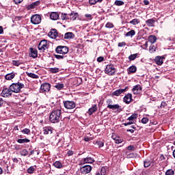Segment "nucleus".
<instances>
[{"label": "nucleus", "mask_w": 175, "mask_h": 175, "mask_svg": "<svg viewBox=\"0 0 175 175\" xmlns=\"http://www.w3.org/2000/svg\"><path fill=\"white\" fill-rule=\"evenodd\" d=\"M146 23L147 24L148 27H154L155 20L154 18H150L146 21Z\"/></svg>", "instance_id": "nucleus-25"}, {"label": "nucleus", "mask_w": 175, "mask_h": 175, "mask_svg": "<svg viewBox=\"0 0 175 175\" xmlns=\"http://www.w3.org/2000/svg\"><path fill=\"white\" fill-rule=\"evenodd\" d=\"M51 88V85L49 83H44L41 85L40 92L42 94H47V92H50V90Z\"/></svg>", "instance_id": "nucleus-4"}, {"label": "nucleus", "mask_w": 175, "mask_h": 175, "mask_svg": "<svg viewBox=\"0 0 175 175\" xmlns=\"http://www.w3.org/2000/svg\"><path fill=\"white\" fill-rule=\"evenodd\" d=\"M27 75L31 79H39V76L32 72H26Z\"/></svg>", "instance_id": "nucleus-33"}, {"label": "nucleus", "mask_w": 175, "mask_h": 175, "mask_svg": "<svg viewBox=\"0 0 175 175\" xmlns=\"http://www.w3.org/2000/svg\"><path fill=\"white\" fill-rule=\"evenodd\" d=\"M80 170L81 174H88V173H90L91 170H92V167H91V165H87L81 167Z\"/></svg>", "instance_id": "nucleus-11"}, {"label": "nucleus", "mask_w": 175, "mask_h": 175, "mask_svg": "<svg viewBox=\"0 0 175 175\" xmlns=\"http://www.w3.org/2000/svg\"><path fill=\"white\" fill-rule=\"evenodd\" d=\"M135 35H136V31H135V30L132 29L130 31L127 32L125 34V36L129 37L130 38H133V36H135Z\"/></svg>", "instance_id": "nucleus-31"}, {"label": "nucleus", "mask_w": 175, "mask_h": 175, "mask_svg": "<svg viewBox=\"0 0 175 175\" xmlns=\"http://www.w3.org/2000/svg\"><path fill=\"white\" fill-rule=\"evenodd\" d=\"M73 154H75V152L72 150H68L67 152L68 157H72V155H73Z\"/></svg>", "instance_id": "nucleus-56"}, {"label": "nucleus", "mask_w": 175, "mask_h": 175, "mask_svg": "<svg viewBox=\"0 0 175 175\" xmlns=\"http://www.w3.org/2000/svg\"><path fill=\"white\" fill-rule=\"evenodd\" d=\"M148 121L149 120L148 118H143L141 120V122H142V124H147Z\"/></svg>", "instance_id": "nucleus-51"}, {"label": "nucleus", "mask_w": 175, "mask_h": 175, "mask_svg": "<svg viewBox=\"0 0 175 175\" xmlns=\"http://www.w3.org/2000/svg\"><path fill=\"white\" fill-rule=\"evenodd\" d=\"M29 57H31V58H37L38 57V50L30 48V54Z\"/></svg>", "instance_id": "nucleus-18"}, {"label": "nucleus", "mask_w": 175, "mask_h": 175, "mask_svg": "<svg viewBox=\"0 0 175 175\" xmlns=\"http://www.w3.org/2000/svg\"><path fill=\"white\" fill-rule=\"evenodd\" d=\"M64 106L65 109H67L68 110H72V109H75L76 107V103L75 101H64Z\"/></svg>", "instance_id": "nucleus-8"}, {"label": "nucleus", "mask_w": 175, "mask_h": 175, "mask_svg": "<svg viewBox=\"0 0 175 175\" xmlns=\"http://www.w3.org/2000/svg\"><path fill=\"white\" fill-rule=\"evenodd\" d=\"M40 5V1H37L31 3V4L27 6V10H31V9H35L36 6H39Z\"/></svg>", "instance_id": "nucleus-15"}, {"label": "nucleus", "mask_w": 175, "mask_h": 175, "mask_svg": "<svg viewBox=\"0 0 175 175\" xmlns=\"http://www.w3.org/2000/svg\"><path fill=\"white\" fill-rule=\"evenodd\" d=\"M23 0H14V2L16 5H18V3H21Z\"/></svg>", "instance_id": "nucleus-60"}, {"label": "nucleus", "mask_w": 175, "mask_h": 175, "mask_svg": "<svg viewBox=\"0 0 175 175\" xmlns=\"http://www.w3.org/2000/svg\"><path fill=\"white\" fill-rule=\"evenodd\" d=\"M154 61L157 64V65H162L163 64V57L157 56L155 57Z\"/></svg>", "instance_id": "nucleus-22"}, {"label": "nucleus", "mask_w": 175, "mask_h": 175, "mask_svg": "<svg viewBox=\"0 0 175 175\" xmlns=\"http://www.w3.org/2000/svg\"><path fill=\"white\" fill-rule=\"evenodd\" d=\"M15 77H16V74H14V72H11V73L7 74L5 76V80H13V79H14Z\"/></svg>", "instance_id": "nucleus-26"}, {"label": "nucleus", "mask_w": 175, "mask_h": 175, "mask_svg": "<svg viewBox=\"0 0 175 175\" xmlns=\"http://www.w3.org/2000/svg\"><path fill=\"white\" fill-rule=\"evenodd\" d=\"M112 139L115 140V143H116V144H120V143H122L123 142L120 137H117L116 135H112Z\"/></svg>", "instance_id": "nucleus-30"}, {"label": "nucleus", "mask_w": 175, "mask_h": 175, "mask_svg": "<svg viewBox=\"0 0 175 175\" xmlns=\"http://www.w3.org/2000/svg\"><path fill=\"white\" fill-rule=\"evenodd\" d=\"M105 60V57L100 56L97 58V62H103Z\"/></svg>", "instance_id": "nucleus-55"}, {"label": "nucleus", "mask_w": 175, "mask_h": 175, "mask_svg": "<svg viewBox=\"0 0 175 175\" xmlns=\"http://www.w3.org/2000/svg\"><path fill=\"white\" fill-rule=\"evenodd\" d=\"M96 144H98L100 148L105 146V144L102 141H96Z\"/></svg>", "instance_id": "nucleus-50"}, {"label": "nucleus", "mask_w": 175, "mask_h": 175, "mask_svg": "<svg viewBox=\"0 0 175 175\" xmlns=\"http://www.w3.org/2000/svg\"><path fill=\"white\" fill-rule=\"evenodd\" d=\"M62 108L59 105L56 108H54L49 116V120L52 124H57L61 120H62Z\"/></svg>", "instance_id": "nucleus-1"}, {"label": "nucleus", "mask_w": 175, "mask_h": 175, "mask_svg": "<svg viewBox=\"0 0 175 175\" xmlns=\"http://www.w3.org/2000/svg\"><path fill=\"white\" fill-rule=\"evenodd\" d=\"M49 72L51 73H58L59 72V69L58 68H49Z\"/></svg>", "instance_id": "nucleus-37"}, {"label": "nucleus", "mask_w": 175, "mask_h": 175, "mask_svg": "<svg viewBox=\"0 0 175 175\" xmlns=\"http://www.w3.org/2000/svg\"><path fill=\"white\" fill-rule=\"evenodd\" d=\"M85 17H86L87 20H92V15L90 14H85Z\"/></svg>", "instance_id": "nucleus-54"}, {"label": "nucleus", "mask_w": 175, "mask_h": 175, "mask_svg": "<svg viewBox=\"0 0 175 175\" xmlns=\"http://www.w3.org/2000/svg\"><path fill=\"white\" fill-rule=\"evenodd\" d=\"M64 87H65L64 83H57L55 85V88H57V90H62V88H64Z\"/></svg>", "instance_id": "nucleus-38"}, {"label": "nucleus", "mask_w": 175, "mask_h": 175, "mask_svg": "<svg viewBox=\"0 0 175 175\" xmlns=\"http://www.w3.org/2000/svg\"><path fill=\"white\" fill-rule=\"evenodd\" d=\"M55 51L57 54H62L64 55L65 54H68L69 53V48L66 46H58L55 49Z\"/></svg>", "instance_id": "nucleus-3"}, {"label": "nucleus", "mask_w": 175, "mask_h": 175, "mask_svg": "<svg viewBox=\"0 0 175 175\" xmlns=\"http://www.w3.org/2000/svg\"><path fill=\"white\" fill-rule=\"evenodd\" d=\"M21 132L24 135H29V133H31V130H29V129H24Z\"/></svg>", "instance_id": "nucleus-42"}, {"label": "nucleus", "mask_w": 175, "mask_h": 175, "mask_svg": "<svg viewBox=\"0 0 175 175\" xmlns=\"http://www.w3.org/2000/svg\"><path fill=\"white\" fill-rule=\"evenodd\" d=\"M61 19L62 20H69V14L62 13Z\"/></svg>", "instance_id": "nucleus-40"}, {"label": "nucleus", "mask_w": 175, "mask_h": 175, "mask_svg": "<svg viewBox=\"0 0 175 175\" xmlns=\"http://www.w3.org/2000/svg\"><path fill=\"white\" fill-rule=\"evenodd\" d=\"M57 38H59V39H65L64 34H61V33H57Z\"/></svg>", "instance_id": "nucleus-58"}, {"label": "nucleus", "mask_w": 175, "mask_h": 175, "mask_svg": "<svg viewBox=\"0 0 175 175\" xmlns=\"http://www.w3.org/2000/svg\"><path fill=\"white\" fill-rule=\"evenodd\" d=\"M55 57L57 59H64L65 56L61 55H55Z\"/></svg>", "instance_id": "nucleus-52"}, {"label": "nucleus", "mask_w": 175, "mask_h": 175, "mask_svg": "<svg viewBox=\"0 0 175 175\" xmlns=\"http://www.w3.org/2000/svg\"><path fill=\"white\" fill-rule=\"evenodd\" d=\"M150 165H151V163L150 162V161L148 160H146L144 162V167H148L150 166Z\"/></svg>", "instance_id": "nucleus-47"}, {"label": "nucleus", "mask_w": 175, "mask_h": 175, "mask_svg": "<svg viewBox=\"0 0 175 175\" xmlns=\"http://www.w3.org/2000/svg\"><path fill=\"white\" fill-rule=\"evenodd\" d=\"M165 175H174V171L172 170H168L165 172Z\"/></svg>", "instance_id": "nucleus-48"}, {"label": "nucleus", "mask_w": 175, "mask_h": 175, "mask_svg": "<svg viewBox=\"0 0 175 175\" xmlns=\"http://www.w3.org/2000/svg\"><path fill=\"white\" fill-rule=\"evenodd\" d=\"M29 142L30 140L27 138L17 139V143H19L20 144H23V143H29Z\"/></svg>", "instance_id": "nucleus-32"}, {"label": "nucleus", "mask_w": 175, "mask_h": 175, "mask_svg": "<svg viewBox=\"0 0 175 175\" xmlns=\"http://www.w3.org/2000/svg\"><path fill=\"white\" fill-rule=\"evenodd\" d=\"M124 1H119V0H116L115 1V5L116 6H122V5H124Z\"/></svg>", "instance_id": "nucleus-43"}, {"label": "nucleus", "mask_w": 175, "mask_h": 175, "mask_svg": "<svg viewBox=\"0 0 175 175\" xmlns=\"http://www.w3.org/2000/svg\"><path fill=\"white\" fill-rule=\"evenodd\" d=\"M137 117H138L137 113H133L130 117H129L127 120L129 121H133V120H136V118H137Z\"/></svg>", "instance_id": "nucleus-36"}, {"label": "nucleus", "mask_w": 175, "mask_h": 175, "mask_svg": "<svg viewBox=\"0 0 175 175\" xmlns=\"http://www.w3.org/2000/svg\"><path fill=\"white\" fill-rule=\"evenodd\" d=\"M31 23L34 25H37L38 24H40L42 23V16L40 15L36 14L33 15L31 17Z\"/></svg>", "instance_id": "nucleus-6"}, {"label": "nucleus", "mask_w": 175, "mask_h": 175, "mask_svg": "<svg viewBox=\"0 0 175 175\" xmlns=\"http://www.w3.org/2000/svg\"><path fill=\"white\" fill-rule=\"evenodd\" d=\"M51 20L55 21L57 18H59V14L57 12H51L50 14Z\"/></svg>", "instance_id": "nucleus-24"}, {"label": "nucleus", "mask_w": 175, "mask_h": 175, "mask_svg": "<svg viewBox=\"0 0 175 175\" xmlns=\"http://www.w3.org/2000/svg\"><path fill=\"white\" fill-rule=\"evenodd\" d=\"M106 28H114V25H113V23H107L105 25Z\"/></svg>", "instance_id": "nucleus-49"}, {"label": "nucleus", "mask_w": 175, "mask_h": 175, "mask_svg": "<svg viewBox=\"0 0 175 175\" xmlns=\"http://www.w3.org/2000/svg\"><path fill=\"white\" fill-rule=\"evenodd\" d=\"M126 90H128V87H126L124 89H118L113 92L112 94L115 96H120V95H121V94H124Z\"/></svg>", "instance_id": "nucleus-16"}, {"label": "nucleus", "mask_w": 175, "mask_h": 175, "mask_svg": "<svg viewBox=\"0 0 175 175\" xmlns=\"http://www.w3.org/2000/svg\"><path fill=\"white\" fill-rule=\"evenodd\" d=\"M135 149V146L130 145L127 147V150H129V151H132V150Z\"/></svg>", "instance_id": "nucleus-59"}, {"label": "nucleus", "mask_w": 175, "mask_h": 175, "mask_svg": "<svg viewBox=\"0 0 175 175\" xmlns=\"http://www.w3.org/2000/svg\"><path fill=\"white\" fill-rule=\"evenodd\" d=\"M124 46H126V44L124 42L118 43V47H124Z\"/></svg>", "instance_id": "nucleus-57"}, {"label": "nucleus", "mask_w": 175, "mask_h": 175, "mask_svg": "<svg viewBox=\"0 0 175 175\" xmlns=\"http://www.w3.org/2000/svg\"><path fill=\"white\" fill-rule=\"evenodd\" d=\"M123 102L126 103V105H129L131 102H132V94L129 93L127 94L123 98Z\"/></svg>", "instance_id": "nucleus-14"}, {"label": "nucleus", "mask_w": 175, "mask_h": 175, "mask_svg": "<svg viewBox=\"0 0 175 175\" xmlns=\"http://www.w3.org/2000/svg\"><path fill=\"white\" fill-rule=\"evenodd\" d=\"M137 70V68L136 66H131L128 68V74L131 75V73H136Z\"/></svg>", "instance_id": "nucleus-23"}, {"label": "nucleus", "mask_w": 175, "mask_h": 175, "mask_svg": "<svg viewBox=\"0 0 175 175\" xmlns=\"http://www.w3.org/2000/svg\"><path fill=\"white\" fill-rule=\"evenodd\" d=\"M103 0H89L90 4V5H95V3H102Z\"/></svg>", "instance_id": "nucleus-39"}, {"label": "nucleus", "mask_w": 175, "mask_h": 175, "mask_svg": "<svg viewBox=\"0 0 175 175\" xmlns=\"http://www.w3.org/2000/svg\"><path fill=\"white\" fill-rule=\"evenodd\" d=\"M144 5H150V1L148 0H144Z\"/></svg>", "instance_id": "nucleus-63"}, {"label": "nucleus", "mask_w": 175, "mask_h": 175, "mask_svg": "<svg viewBox=\"0 0 175 175\" xmlns=\"http://www.w3.org/2000/svg\"><path fill=\"white\" fill-rule=\"evenodd\" d=\"M12 64L14 66H20V65H21V62L18 60H14Z\"/></svg>", "instance_id": "nucleus-45"}, {"label": "nucleus", "mask_w": 175, "mask_h": 175, "mask_svg": "<svg viewBox=\"0 0 175 175\" xmlns=\"http://www.w3.org/2000/svg\"><path fill=\"white\" fill-rule=\"evenodd\" d=\"M75 33L72 32H67L64 34V39L69 40V39H75Z\"/></svg>", "instance_id": "nucleus-20"}, {"label": "nucleus", "mask_w": 175, "mask_h": 175, "mask_svg": "<svg viewBox=\"0 0 175 175\" xmlns=\"http://www.w3.org/2000/svg\"><path fill=\"white\" fill-rule=\"evenodd\" d=\"M33 172H35V167L32 166L27 169V173L29 174H33Z\"/></svg>", "instance_id": "nucleus-41"}, {"label": "nucleus", "mask_w": 175, "mask_h": 175, "mask_svg": "<svg viewBox=\"0 0 175 175\" xmlns=\"http://www.w3.org/2000/svg\"><path fill=\"white\" fill-rule=\"evenodd\" d=\"M148 42H150L152 44H154L157 42V36L151 35L148 38Z\"/></svg>", "instance_id": "nucleus-28"}, {"label": "nucleus", "mask_w": 175, "mask_h": 175, "mask_svg": "<svg viewBox=\"0 0 175 175\" xmlns=\"http://www.w3.org/2000/svg\"><path fill=\"white\" fill-rule=\"evenodd\" d=\"M4 101L2 98H0V107H2V105H3Z\"/></svg>", "instance_id": "nucleus-62"}, {"label": "nucleus", "mask_w": 175, "mask_h": 175, "mask_svg": "<svg viewBox=\"0 0 175 175\" xmlns=\"http://www.w3.org/2000/svg\"><path fill=\"white\" fill-rule=\"evenodd\" d=\"M107 108L111 110H118L121 107L118 104L113 105V100L109 98L107 100Z\"/></svg>", "instance_id": "nucleus-7"}, {"label": "nucleus", "mask_w": 175, "mask_h": 175, "mask_svg": "<svg viewBox=\"0 0 175 175\" xmlns=\"http://www.w3.org/2000/svg\"><path fill=\"white\" fill-rule=\"evenodd\" d=\"M57 36H58V31H57V29H52L48 33V36H49V38H51V39H57Z\"/></svg>", "instance_id": "nucleus-13"}, {"label": "nucleus", "mask_w": 175, "mask_h": 175, "mask_svg": "<svg viewBox=\"0 0 175 175\" xmlns=\"http://www.w3.org/2000/svg\"><path fill=\"white\" fill-rule=\"evenodd\" d=\"M98 110V107H96V105H94L92 106V107L90 108L88 111H89V116H92L95 111Z\"/></svg>", "instance_id": "nucleus-27"}, {"label": "nucleus", "mask_w": 175, "mask_h": 175, "mask_svg": "<svg viewBox=\"0 0 175 175\" xmlns=\"http://www.w3.org/2000/svg\"><path fill=\"white\" fill-rule=\"evenodd\" d=\"M84 140H85V142H90V140H91V139L88 137H85Z\"/></svg>", "instance_id": "nucleus-64"}, {"label": "nucleus", "mask_w": 175, "mask_h": 175, "mask_svg": "<svg viewBox=\"0 0 175 175\" xmlns=\"http://www.w3.org/2000/svg\"><path fill=\"white\" fill-rule=\"evenodd\" d=\"M49 49V44H47V40H43L40 41L38 44V50L40 51H44V50H47Z\"/></svg>", "instance_id": "nucleus-9"}, {"label": "nucleus", "mask_w": 175, "mask_h": 175, "mask_svg": "<svg viewBox=\"0 0 175 175\" xmlns=\"http://www.w3.org/2000/svg\"><path fill=\"white\" fill-rule=\"evenodd\" d=\"M100 174L106 175V167H101Z\"/></svg>", "instance_id": "nucleus-46"}, {"label": "nucleus", "mask_w": 175, "mask_h": 175, "mask_svg": "<svg viewBox=\"0 0 175 175\" xmlns=\"http://www.w3.org/2000/svg\"><path fill=\"white\" fill-rule=\"evenodd\" d=\"M140 23V20L138 18L133 19L129 22V24H132V25H137V24Z\"/></svg>", "instance_id": "nucleus-34"}, {"label": "nucleus", "mask_w": 175, "mask_h": 175, "mask_svg": "<svg viewBox=\"0 0 175 175\" xmlns=\"http://www.w3.org/2000/svg\"><path fill=\"white\" fill-rule=\"evenodd\" d=\"M157 47H155V46L152 45L150 46L149 48L150 51H151L152 53H154V51H156Z\"/></svg>", "instance_id": "nucleus-53"}, {"label": "nucleus", "mask_w": 175, "mask_h": 175, "mask_svg": "<svg viewBox=\"0 0 175 175\" xmlns=\"http://www.w3.org/2000/svg\"><path fill=\"white\" fill-rule=\"evenodd\" d=\"M44 135H51L53 133V128L49 127H44L43 128Z\"/></svg>", "instance_id": "nucleus-21"}, {"label": "nucleus", "mask_w": 175, "mask_h": 175, "mask_svg": "<svg viewBox=\"0 0 175 175\" xmlns=\"http://www.w3.org/2000/svg\"><path fill=\"white\" fill-rule=\"evenodd\" d=\"M81 163H83V165H85V163H94V162H95V159L92 157H85L83 158L81 161Z\"/></svg>", "instance_id": "nucleus-12"}, {"label": "nucleus", "mask_w": 175, "mask_h": 175, "mask_svg": "<svg viewBox=\"0 0 175 175\" xmlns=\"http://www.w3.org/2000/svg\"><path fill=\"white\" fill-rule=\"evenodd\" d=\"M132 91L135 95L140 94L142 92V86L140 85H135Z\"/></svg>", "instance_id": "nucleus-17"}, {"label": "nucleus", "mask_w": 175, "mask_h": 175, "mask_svg": "<svg viewBox=\"0 0 175 175\" xmlns=\"http://www.w3.org/2000/svg\"><path fill=\"white\" fill-rule=\"evenodd\" d=\"M69 20H72V21H75L76 18L79 17V14L77 12H72L70 14H68Z\"/></svg>", "instance_id": "nucleus-19"}, {"label": "nucleus", "mask_w": 175, "mask_h": 175, "mask_svg": "<svg viewBox=\"0 0 175 175\" xmlns=\"http://www.w3.org/2000/svg\"><path fill=\"white\" fill-rule=\"evenodd\" d=\"M21 155L23 157H27V155H28V150H27V149H23L21 152Z\"/></svg>", "instance_id": "nucleus-44"}, {"label": "nucleus", "mask_w": 175, "mask_h": 175, "mask_svg": "<svg viewBox=\"0 0 175 175\" xmlns=\"http://www.w3.org/2000/svg\"><path fill=\"white\" fill-rule=\"evenodd\" d=\"M137 55H139V53L131 55L130 56H129V61H135V59H136V58L137 57Z\"/></svg>", "instance_id": "nucleus-35"}, {"label": "nucleus", "mask_w": 175, "mask_h": 175, "mask_svg": "<svg viewBox=\"0 0 175 175\" xmlns=\"http://www.w3.org/2000/svg\"><path fill=\"white\" fill-rule=\"evenodd\" d=\"M105 72L109 76H113L116 73V68L113 64L107 65Z\"/></svg>", "instance_id": "nucleus-5"}, {"label": "nucleus", "mask_w": 175, "mask_h": 175, "mask_svg": "<svg viewBox=\"0 0 175 175\" xmlns=\"http://www.w3.org/2000/svg\"><path fill=\"white\" fill-rule=\"evenodd\" d=\"M12 94H13V92L10 90V87H9V88H4L1 95L3 98H8V96H12Z\"/></svg>", "instance_id": "nucleus-10"}, {"label": "nucleus", "mask_w": 175, "mask_h": 175, "mask_svg": "<svg viewBox=\"0 0 175 175\" xmlns=\"http://www.w3.org/2000/svg\"><path fill=\"white\" fill-rule=\"evenodd\" d=\"M53 165L55 166V167H56L57 169H62L64 166L62 165V163H61L59 161H57L53 163Z\"/></svg>", "instance_id": "nucleus-29"}, {"label": "nucleus", "mask_w": 175, "mask_h": 175, "mask_svg": "<svg viewBox=\"0 0 175 175\" xmlns=\"http://www.w3.org/2000/svg\"><path fill=\"white\" fill-rule=\"evenodd\" d=\"M132 124H133V122H129L127 123H124L123 125H124V126H128V125H132Z\"/></svg>", "instance_id": "nucleus-61"}, {"label": "nucleus", "mask_w": 175, "mask_h": 175, "mask_svg": "<svg viewBox=\"0 0 175 175\" xmlns=\"http://www.w3.org/2000/svg\"><path fill=\"white\" fill-rule=\"evenodd\" d=\"M24 87H25L24 83L18 81L17 83H12L10 85V90H11V91H12V92H14L15 94H18V92H20L21 90L24 88Z\"/></svg>", "instance_id": "nucleus-2"}]
</instances>
